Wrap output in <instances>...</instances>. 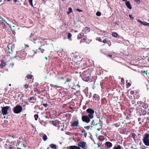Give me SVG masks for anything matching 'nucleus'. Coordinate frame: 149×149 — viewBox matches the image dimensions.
I'll use <instances>...</instances> for the list:
<instances>
[{"mask_svg": "<svg viewBox=\"0 0 149 149\" xmlns=\"http://www.w3.org/2000/svg\"><path fill=\"white\" fill-rule=\"evenodd\" d=\"M76 10L79 12H82V10H80V9H78V8H77V9H76Z\"/></svg>", "mask_w": 149, "mask_h": 149, "instance_id": "nucleus-54", "label": "nucleus"}, {"mask_svg": "<svg viewBox=\"0 0 149 149\" xmlns=\"http://www.w3.org/2000/svg\"><path fill=\"white\" fill-rule=\"evenodd\" d=\"M50 146L53 149H56V145L52 143L50 144Z\"/></svg>", "mask_w": 149, "mask_h": 149, "instance_id": "nucleus-23", "label": "nucleus"}, {"mask_svg": "<svg viewBox=\"0 0 149 149\" xmlns=\"http://www.w3.org/2000/svg\"><path fill=\"white\" fill-rule=\"evenodd\" d=\"M97 40H98L99 41L102 42V40H101V38L100 37L98 38H97Z\"/></svg>", "mask_w": 149, "mask_h": 149, "instance_id": "nucleus-55", "label": "nucleus"}, {"mask_svg": "<svg viewBox=\"0 0 149 149\" xmlns=\"http://www.w3.org/2000/svg\"><path fill=\"white\" fill-rule=\"evenodd\" d=\"M133 97L134 99L138 98L139 97L138 94H134V95Z\"/></svg>", "mask_w": 149, "mask_h": 149, "instance_id": "nucleus-33", "label": "nucleus"}, {"mask_svg": "<svg viewBox=\"0 0 149 149\" xmlns=\"http://www.w3.org/2000/svg\"><path fill=\"white\" fill-rule=\"evenodd\" d=\"M76 92L77 93H80V90H77V91H76Z\"/></svg>", "mask_w": 149, "mask_h": 149, "instance_id": "nucleus-64", "label": "nucleus"}, {"mask_svg": "<svg viewBox=\"0 0 149 149\" xmlns=\"http://www.w3.org/2000/svg\"><path fill=\"white\" fill-rule=\"evenodd\" d=\"M87 112L89 113L88 116L91 119H92L93 118V114L94 113V111L93 109L90 108H88L86 110Z\"/></svg>", "mask_w": 149, "mask_h": 149, "instance_id": "nucleus-4", "label": "nucleus"}, {"mask_svg": "<svg viewBox=\"0 0 149 149\" xmlns=\"http://www.w3.org/2000/svg\"><path fill=\"white\" fill-rule=\"evenodd\" d=\"M72 34L70 33H68V38L70 40H71Z\"/></svg>", "mask_w": 149, "mask_h": 149, "instance_id": "nucleus-24", "label": "nucleus"}, {"mask_svg": "<svg viewBox=\"0 0 149 149\" xmlns=\"http://www.w3.org/2000/svg\"><path fill=\"white\" fill-rule=\"evenodd\" d=\"M71 126L73 127H79V122L78 120H75L72 123Z\"/></svg>", "mask_w": 149, "mask_h": 149, "instance_id": "nucleus-10", "label": "nucleus"}, {"mask_svg": "<svg viewBox=\"0 0 149 149\" xmlns=\"http://www.w3.org/2000/svg\"><path fill=\"white\" fill-rule=\"evenodd\" d=\"M87 134V133H86L84 134V136L85 137H86Z\"/></svg>", "mask_w": 149, "mask_h": 149, "instance_id": "nucleus-60", "label": "nucleus"}, {"mask_svg": "<svg viewBox=\"0 0 149 149\" xmlns=\"http://www.w3.org/2000/svg\"><path fill=\"white\" fill-rule=\"evenodd\" d=\"M90 118L88 116L85 115L83 116L82 117V121L85 123H88L90 121Z\"/></svg>", "mask_w": 149, "mask_h": 149, "instance_id": "nucleus-7", "label": "nucleus"}, {"mask_svg": "<svg viewBox=\"0 0 149 149\" xmlns=\"http://www.w3.org/2000/svg\"><path fill=\"white\" fill-rule=\"evenodd\" d=\"M38 83L37 82L35 83L34 84V86L37 87L38 86Z\"/></svg>", "mask_w": 149, "mask_h": 149, "instance_id": "nucleus-47", "label": "nucleus"}, {"mask_svg": "<svg viewBox=\"0 0 149 149\" xmlns=\"http://www.w3.org/2000/svg\"><path fill=\"white\" fill-rule=\"evenodd\" d=\"M99 140L100 141H103L104 140V137L102 135H100L98 137Z\"/></svg>", "mask_w": 149, "mask_h": 149, "instance_id": "nucleus-20", "label": "nucleus"}, {"mask_svg": "<svg viewBox=\"0 0 149 149\" xmlns=\"http://www.w3.org/2000/svg\"><path fill=\"white\" fill-rule=\"evenodd\" d=\"M125 5L127 7L130 9H131L132 7L129 1H127L125 3Z\"/></svg>", "mask_w": 149, "mask_h": 149, "instance_id": "nucleus-13", "label": "nucleus"}, {"mask_svg": "<svg viewBox=\"0 0 149 149\" xmlns=\"http://www.w3.org/2000/svg\"><path fill=\"white\" fill-rule=\"evenodd\" d=\"M28 1L30 3V5L32 6H33V0H28Z\"/></svg>", "mask_w": 149, "mask_h": 149, "instance_id": "nucleus-42", "label": "nucleus"}, {"mask_svg": "<svg viewBox=\"0 0 149 149\" xmlns=\"http://www.w3.org/2000/svg\"><path fill=\"white\" fill-rule=\"evenodd\" d=\"M38 49H36V51L35 50H33V53H34V54H37L38 53H39V52L38 51Z\"/></svg>", "mask_w": 149, "mask_h": 149, "instance_id": "nucleus-40", "label": "nucleus"}, {"mask_svg": "<svg viewBox=\"0 0 149 149\" xmlns=\"http://www.w3.org/2000/svg\"><path fill=\"white\" fill-rule=\"evenodd\" d=\"M68 10L69 11L67 12V13L68 14H69L70 13H71L72 12V8L71 7H69L68 8Z\"/></svg>", "mask_w": 149, "mask_h": 149, "instance_id": "nucleus-29", "label": "nucleus"}, {"mask_svg": "<svg viewBox=\"0 0 149 149\" xmlns=\"http://www.w3.org/2000/svg\"><path fill=\"white\" fill-rule=\"evenodd\" d=\"M92 127V126H91V125H89L88 126L84 127V128L86 129L87 130H88L90 128H91V129Z\"/></svg>", "mask_w": 149, "mask_h": 149, "instance_id": "nucleus-32", "label": "nucleus"}, {"mask_svg": "<svg viewBox=\"0 0 149 149\" xmlns=\"http://www.w3.org/2000/svg\"><path fill=\"white\" fill-rule=\"evenodd\" d=\"M129 16L130 18H131L132 19H134V17L132 16V15H131L130 14L129 15Z\"/></svg>", "mask_w": 149, "mask_h": 149, "instance_id": "nucleus-49", "label": "nucleus"}, {"mask_svg": "<svg viewBox=\"0 0 149 149\" xmlns=\"http://www.w3.org/2000/svg\"><path fill=\"white\" fill-rule=\"evenodd\" d=\"M132 137L134 139H135L136 138V135L134 133L132 134Z\"/></svg>", "mask_w": 149, "mask_h": 149, "instance_id": "nucleus-44", "label": "nucleus"}, {"mask_svg": "<svg viewBox=\"0 0 149 149\" xmlns=\"http://www.w3.org/2000/svg\"><path fill=\"white\" fill-rule=\"evenodd\" d=\"M13 148L12 146L11 145H10L9 146V149H12Z\"/></svg>", "mask_w": 149, "mask_h": 149, "instance_id": "nucleus-59", "label": "nucleus"}, {"mask_svg": "<svg viewBox=\"0 0 149 149\" xmlns=\"http://www.w3.org/2000/svg\"><path fill=\"white\" fill-rule=\"evenodd\" d=\"M90 73L87 71H84L82 73L81 78L85 81H88L90 80Z\"/></svg>", "mask_w": 149, "mask_h": 149, "instance_id": "nucleus-1", "label": "nucleus"}, {"mask_svg": "<svg viewBox=\"0 0 149 149\" xmlns=\"http://www.w3.org/2000/svg\"><path fill=\"white\" fill-rule=\"evenodd\" d=\"M43 105L45 106V107H47L48 106V104H43Z\"/></svg>", "mask_w": 149, "mask_h": 149, "instance_id": "nucleus-57", "label": "nucleus"}, {"mask_svg": "<svg viewBox=\"0 0 149 149\" xmlns=\"http://www.w3.org/2000/svg\"><path fill=\"white\" fill-rule=\"evenodd\" d=\"M131 83L129 82H127L126 83V86L127 88H128L131 85Z\"/></svg>", "mask_w": 149, "mask_h": 149, "instance_id": "nucleus-43", "label": "nucleus"}, {"mask_svg": "<svg viewBox=\"0 0 149 149\" xmlns=\"http://www.w3.org/2000/svg\"><path fill=\"white\" fill-rule=\"evenodd\" d=\"M82 40L87 44H89L91 41V40L89 39L86 37H84L82 38Z\"/></svg>", "mask_w": 149, "mask_h": 149, "instance_id": "nucleus-11", "label": "nucleus"}, {"mask_svg": "<svg viewBox=\"0 0 149 149\" xmlns=\"http://www.w3.org/2000/svg\"><path fill=\"white\" fill-rule=\"evenodd\" d=\"M146 25L149 26V23L147 22Z\"/></svg>", "mask_w": 149, "mask_h": 149, "instance_id": "nucleus-61", "label": "nucleus"}, {"mask_svg": "<svg viewBox=\"0 0 149 149\" xmlns=\"http://www.w3.org/2000/svg\"><path fill=\"white\" fill-rule=\"evenodd\" d=\"M35 93H40V91L37 88H34L33 89Z\"/></svg>", "mask_w": 149, "mask_h": 149, "instance_id": "nucleus-26", "label": "nucleus"}, {"mask_svg": "<svg viewBox=\"0 0 149 149\" xmlns=\"http://www.w3.org/2000/svg\"><path fill=\"white\" fill-rule=\"evenodd\" d=\"M134 91H130V93H134Z\"/></svg>", "mask_w": 149, "mask_h": 149, "instance_id": "nucleus-62", "label": "nucleus"}, {"mask_svg": "<svg viewBox=\"0 0 149 149\" xmlns=\"http://www.w3.org/2000/svg\"><path fill=\"white\" fill-rule=\"evenodd\" d=\"M112 36L115 37H118V35L116 33H112Z\"/></svg>", "mask_w": 149, "mask_h": 149, "instance_id": "nucleus-25", "label": "nucleus"}, {"mask_svg": "<svg viewBox=\"0 0 149 149\" xmlns=\"http://www.w3.org/2000/svg\"><path fill=\"white\" fill-rule=\"evenodd\" d=\"M127 96H129V98L131 99H133L134 97V94H128Z\"/></svg>", "mask_w": 149, "mask_h": 149, "instance_id": "nucleus-21", "label": "nucleus"}, {"mask_svg": "<svg viewBox=\"0 0 149 149\" xmlns=\"http://www.w3.org/2000/svg\"><path fill=\"white\" fill-rule=\"evenodd\" d=\"M138 104L141 107H142L144 108H146L147 107V105H144L142 103V102L141 101H138L137 102Z\"/></svg>", "mask_w": 149, "mask_h": 149, "instance_id": "nucleus-12", "label": "nucleus"}, {"mask_svg": "<svg viewBox=\"0 0 149 149\" xmlns=\"http://www.w3.org/2000/svg\"><path fill=\"white\" fill-rule=\"evenodd\" d=\"M51 86L52 87H53L54 88L55 87H60V86H59V85H53V84H51Z\"/></svg>", "mask_w": 149, "mask_h": 149, "instance_id": "nucleus-35", "label": "nucleus"}, {"mask_svg": "<svg viewBox=\"0 0 149 149\" xmlns=\"http://www.w3.org/2000/svg\"><path fill=\"white\" fill-rule=\"evenodd\" d=\"M146 114V111L145 110H143L142 111V114L143 115H145Z\"/></svg>", "mask_w": 149, "mask_h": 149, "instance_id": "nucleus-34", "label": "nucleus"}, {"mask_svg": "<svg viewBox=\"0 0 149 149\" xmlns=\"http://www.w3.org/2000/svg\"><path fill=\"white\" fill-rule=\"evenodd\" d=\"M121 146L119 145L117 147H114L113 149H121Z\"/></svg>", "mask_w": 149, "mask_h": 149, "instance_id": "nucleus-37", "label": "nucleus"}, {"mask_svg": "<svg viewBox=\"0 0 149 149\" xmlns=\"http://www.w3.org/2000/svg\"><path fill=\"white\" fill-rule=\"evenodd\" d=\"M45 45V44L41 45L38 49V50H40L42 53H43L45 51L44 49L42 48V46Z\"/></svg>", "mask_w": 149, "mask_h": 149, "instance_id": "nucleus-16", "label": "nucleus"}, {"mask_svg": "<svg viewBox=\"0 0 149 149\" xmlns=\"http://www.w3.org/2000/svg\"><path fill=\"white\" fill-rule=\"evenodd\" d=\"M107 39H105L104 40L102 41V42L104 43H106L107 42Z\"/></svg>", "mask_w": 149, "mask_h": 149, "instance_id": "nucleus-45", "label": "nucleus"}, {"mask_svg": "<svg viewBox=\"0 0 149 149\" xmlns=\"http://www.w3.org/2000/svg\"><path fill=\"white\" fill-rule=\"evenodd\" d=\"M42 139L44 141H46L47 139L46 135L45 134H44L43 136Z\"/></svg>", "mask_w": 149, "mask_h": 149, "instance_id": "nucleus-28", "label": "nucleus"}, {"mask_svg": "<svg viewBox=\"0 0 149 149\" xmlns=\"http://www.w3.org/2000/svg\"><path fill=\"white\" fill-rule=\"evenodd\" d=\"M107 56H108V57H110V58H111V57H112V55H111V54H109V55H107Z\"/></svg>", "mask_w": 149, "mask_h": 149, "instance_id": "nucleus-58", "label": "nucleus"}, {"mask_svg": "<svg viewBox=\"0 0 149 149\" xmlns=\"http://www.w3.org/2000/svg\"><path fill=\"white\" fill-rule=\"evenodd\" d=\"M60 79H61L64 80V78L63 77H60Z\"/></svg>", "mask_w": 149, "mask_h": 149, "instance_id": "nucleus-63", "label": "nucleus"}, {"mask_svg": "<svg viewBox=\"0 0 149 149\" xmlns=\"http://www.w3.org/2000/svg\"><path fill=\"white\" fill-rule=\"evenodd\" d=\"M71 81V79L69 78H68L65 81L64 84H65L67 82H70Z\"/></svg>", "mask_w": 149, "mask_h": 149, "instance_id": "nucleus-39", "label": "nucleus"}, {"mask_svg": "<svg viewBox=\"0 0 149 149\" xmlns=\"http://www.w3.org/2000/svg\"><path fill=\"white\" fill-rule=\"evenodd\" d=\"M83 37L82 36V35H81V33H79L78 35L77 36V39H80L81 38H83Z\"/></svg>", "mask_w": 149, "mask_h": 149, "instance_id": "nucleus-31", "label": "nucleus"}, {"mask_svg": "<svg viewBox=\"0 0 149 149\" xmlns=\"http://www.w3.org/2000/svg\"><path fill=\"white\" fill-rule=\"evenodd\" d=\"M38 117V114H35L34 115L35 119V120H37Z\"/></svg>", "mask_w": 149, "mask_h": 149, "instance_id": "nucleus-41", "label": "nucleus"}, {"mask_svg": "<svg viewBox=\"0 0 149 149\" xmlns=\"http://www.w3.org/2000/svg\"><path fill=\"white\" fill-rule=\"evenodd\" d=\"M85 29L87 30V31L88 32H89L90 31V29L88 27H86L85 28Z\"/></svg>", "mask_w": 149, "mask_h": 149, "instance_id": "nucleus-46", "label": "nucleus"}, {"mask_svg": "<svg viewBox=\"0 0 149 149\" xmlns=\"http://www.w3.org/2000/svg\"><path fill=\"white\" fill-rule=\"evenodd\" d=\"M101 15V13L100 12L98 11L96 13V15L97 16H100Z\"/></svg>", "mask_w": 149, "mask_h": 149, "instance_id": "nucleus-38", "label": "nucleus"}, {"mask_svg": "<svg viewBox=\"0 0 149 149\" xmlns=\"http://www.w3.org/2000/svg\"><path fill=\"white\" fill-rule=\"evenodd\" d=\"M135 1L138 4H139L140 3V0H135Z\"/></svg>", "mask_w": 149, "mask_h": 149, "instance_id": "nucleus-50", "label": "nucleus"}, {"mask_svg": "<svg viewBox=\"0 0 149 149\" xmlns=\"http://www.w3.org/2000/svg\"><path fill=\"white\" fill-rule=\"evenodd\" d=\"M40 123L42 125L44 126H46V123L44 121H43V120H42V121H40Z\"/></svg>", "mask_w": 149, "mask_h": 149, "instance_id": "nucleus-30", "label": "nucleus"}, {"mask_svg": "<svg viewBox=\"0 0 149 149\" xmlns=\"http://www.w3.org/2000/svg\"><path fill=\"white\" fill-rule=\"evenodd\" d=\"M24 87L26 89L28 88L29 87V85L27 84H26L24 85Z\"/></svg>", "mask_w": 149, "mask_h": 149, "instance_id": "nucleus-48", "label": "nucleus"}, {"mask_svg": "<svg viewBox=\"0 0 149 149\" xmlns=\"http://www.w3.org/2000/svg\"><path fill=\"white\" fill-rule=\"evenodd\" d=\"M28 100L30 102L31 100H34V97H29Z\"/></svg>", "mask_w": 149, "mask_h": 149, "instance_id": "nucleus-36", "label": "nucleus"}, {"mask_svg": "<svg viewBox=\"0 0 149 149\" xmlns=\"http://www.w3.org/2000/svg\"><path fill=\"white\" fill-rule=\"evenodd\" d=\"M70 149H81L79 147L76 146H71L70 147Z\"/></svg>", "mask_w": 149, "mask_h": 149, "instance_id": "nucleus-19", "label": "nucleus"}, {"mask_svg": "<svg viewBox=\"0 0 149 149\" xmlns=\"http://www.w3.org/2000/svg\"><path fill=\"white\" fill-rule=\"evenodd\" d=\"M9 107L8 106H6L2 108L1 111L4 116L8 114V111L9 109Z\"/></svg>", "mask_w": 149, "mask_h": 149, "instance_id": "nucleus-8", "label": "nucleus"}, {"mask_svg": "<svg viewBox=\"0 0 149 149\" xmlns=\"http://www.w3.org/2000/svg\"><path fill=\"white\" fill-rule=\"evenodd\" d=\"M81 132L82 133H84V134L86 133H87L85 130H84L83 131H81Z\"/></svg>", "mask_w": 149, "mask_h": 149, "instance_id": "nucleus-53", "label": "nucleus"}, {"mask_svg": "<svg viewBox=\"0 0 149 149\" xmlns=\"http://www.w3.org/2000/svg\"><path fill=\"white\" fill-rule=\"evenodd\" d=\"M146 23H147V22H145V21L142 22V23H141V24L143 25H146Z\"/></svg>", "mask_w": 149, "mask_h": 149, "instance_id": "nucleus-52", "label": "nucleus"}, {"mask_svg": "<svg viewBox=\"0 0 149 149\" xmlns=\"http://www.w3.org/2000/svg\"><path fill=\"white\" fill-rule=\"evenodd\" d=\"M149 134H146L143 137V142L146 146H149Z\"/></svg>", "mask_w": 149, "mask_h": 149, "instance_id": "nucleus-3", "label": "nucleus"}, {"mask_svg": "<svg viewBox=\"0 0 149 149\" xmlns=\"http://www.w3.org/2000/svg\"><path fill=\"white\" fill-rule=\"evenodd\" d=\"M105 145L108 148H110L112 147V145L110 142L107 141L105 143Z\"/></svg>", "mask_w": 149, "mask_h": 149, "instance_id": "nucleus-17", "label": "nucleus"}, {"mask_svg": "<svg viewBox=\"0 0 149 149\" xmlns=\"http://www.w3.org/2000/svg\"><path fill=\"white\" fill-rule=\"evenodd\" d=\"M67 89L64 88H62L60 90V93H66L67 92Z\"/></svg>", "mask_w": 149, "mask_h": 149, "instance_id": "nucleus-18", "label": "nucleus"}, {"mask_svg": "<svg viewBox=\"0 0 149 149\" xmlns=\"http://www.w3.org/2000/svg\"><path fill=\"white\" fill-rule=\"evenodd\" d=\"M27 53L24 51H19L17 53V56L22 59H24L25 58Z\"/></svg>", "mask_w": 149, "mask_h": 149, "instance_id": "nucleus-2", "label": "nucleus"}, {"mask_svg": "<svg viewBox=\"0 0 149 149\" xmlns=\"http://www.w3.org/2000/svg\"><path fill=\"white\" fill-rule=\"evenodd\" d=\"M93 98L94 100H98L99 99V96L98 95L95 94L93 96Z\"/></svg>", "mask_w": 149, "mask_h": 149, "instance_id": "nucleus-15", "label": "nucleus"}, {"mask_svg": "<svg viewBox=\"0 0 149 149\" xmlns=\"http://www.w3.org/2000/svg\"><path fill=\"white\" fill-rule=\"evenodd\" d=\"M0 24L1 25H2L3 26H4L5 25V24L3 22H0Z\"/></svg>", "mask_w": 149, "mask_h": 149, "instance_id": "nucleus-51", "label": "nucleus"}, {"mask_svg": "<svg viewBox=\"0 0 149 149\" xmlns=\"http://www.w3.org/2000/svg\"><path fill=\"white\" fill-rule=\"evenodd\" d=\"M7 50L8 51V52L9 54L12 53L13 52L12 44L10 43L7 46Z\"/></svg>", "mask_w": 149, "mask_h": 149, "instance_id": "nucleus-9", "label": "nucleus"}, {"mask_svg": "<svg viewBox=\"0 0 149 149\" xmlns=\"http://www.w3.org/2000/svg\"><path fill=\"white\" fill-rule=\"evenodd\" d=\"M51 123L54 126H56V121L54 120H52L50 121Z\"/></svg>", "mask_w": 149, "mask_h": 149, "instance_id": "nucleus-27", "label": "nucleus"}, {"mask_svg": "<svg viewBox=\"0 0 149 149\" xmlns=\"http://www.w3.org/2000/svg\"><path fill=\"white\" fill-rule=\"evenodd\" d=\"M26 77L28 79H31L33 77V76L31 74H28L27 75Z\"/></svg>", "mask_w": 149, "mask_h": 149, "instance_id": "nucleus-22", "label": "nucleus"}, {"mask_svg": "<svg viewBox=\"0 0 149 149\" xmlns=\"http://www.w3.org/2000/svg\"><path fill=\"white\" fill-rule=\"evenodd\" d=\"M86 143L84 141L79 142L78 143V146L83 149H86Z\"/></svg>", "mask_w": 149, "mask_h": 149, "instance_id": "nucleus-6", "label": "nucleus"}, {"mask_svg": "<svg viewBox=\"0 0 149 149\" xmlns=\"http://www.w3.org/2000/svg\"><path fill=\"white\" fill-rule=\"evenodd\" d=\"M137 21L138 22H139L141 24V23H142V21H141L140 19H138L137 20Z\"/></svg>", "mask_w": 149, "mask_h": 149, "instance_id": "nucleus-56", "label": "nucleus"}, {"mask_svg": "<svg viewBox=\"0 0 149 149\" xmlns=\"http://www.w3.org/2000/svg\"><path fill=\"white\" fill-rule=\"evenodd\" d=\"M1 63L0 64V67L1 68H3L6 65V63L4 62V60L2 59L1 60Z\"/></svg>", "mask_w": 149, "mask_h": 149, "instance_id": "nucleus-14", "label": "nucleus"}, {"mask_svg": "<svg viewBox=\"0 0 149 149\" xmlns=\"http://www.w3.org/2000/svg\"><path fill=\"white\" fill-rule=\"evenodd\" d=\"M22 107L19 105H18L14 108L13 111L16 113H18L22 111Z\"/></svg>", "mask_w": 149, "mask_h": 149, "instance_id": "nucleus-5", "label": "nucleus"}]
</instances>
